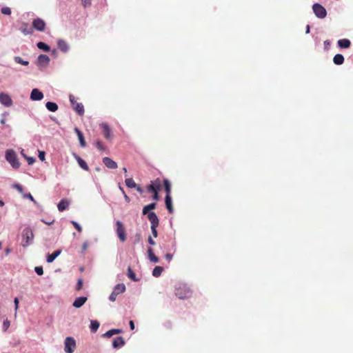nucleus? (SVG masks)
Returning a JSON list of instances; mask_svg holds the SVG:
<instances>
[{
  "label": "nucleus",
  "mask_w": 353,
  "mask_h": 353,
  "mask_svg": "<svg viewBox=\"0 0 353 353\" xmlns=\"http://www.w3.org/2000/svg\"><path fill=\"white\" fill-rule=\"evenodd\" d=\"M192 294L190 288L183 283H178L175 287V295L180 299H186Z\"/></svg>",
  "instance_id": "1"
},
{
  "label": "nucleus",
  "mask_w": 353,
  "mask_h": 353,
  "mask_svg": "<svg viewBox=\"0 0 353 353\" xmlns=\"http://www.w3.org/2000/svg\"><path fill=\"white\" fill-rule=\"evenodd\" d=\"M5 158L13 169H18L20 167L21 163L18 159L17 153L14 150H7L6 151Z\"/></svg>",
  "instance_id": "2"
},
{
  "label": "nucleus",
  "mask_w": 353,
  "mask_h": 353,
  "mask_svg": "<svg viewBox=\"0 0 353 353\" xmlns=\"http://www.w3.org/2000/svg\"><path fill=\"white\" fill-rule=\"evenodd\" d=\"M22 242L21 245L26 248L33 243L34 234L30 227L27 226L22 231Z\"/></svg>",
  "instance_id": "3"
},
{
  "label": "nucleus",
  "mask_w": 353,
  "mask_h": 353,
  "mask_svg": "<svg viewBox=\"0 0 353 353\" xmlns=\"http://www.w3.org/2000/svg\"><path fill=\"white\" fill-rule=\"evenodd\" d=\"M148 220L151 223L152 234L154 238H157L158 236L157 228L159 224V219L154 212L148 213Z\"/></svg>",
  "instance_id": "4"
},
{
  "label": "nucleus",
  "mask_w": 353,
  "mask_h": 353,
  "mask_svg": "<svg viewBox=\"0 0 353 353\" xmlns=\"http://www.w3.org/2000/svg\"><path fill=\"white\" fill-rule=\"evenodd\" d=\"M126 290V287L124 283H121L117 284L112 292V293L109 296V300L112 302L116 301L117 297L119 294L123 293Z\"/></svg>",
  "instance_id": "5"
},
{
  "label": "nucleus",
  "mask_w": 353,
  "mask_h": 353,
  "mask_svg": "<svg viewBox=\"0 0 353 353\" xmlns=\"http://www.w3.org/2000/svg\"><path fill=\"white\" fill-rule=\"evenodd\" d=\"M77 347L75 339L72 336H67L64 341V351L65 353H73Z\"/></svg>",
  "instance_id": "6"
},
{
  "label": "nucleus",
  "mask_w": 353,
  "mask_h": 353,
  "mask_svg": "<svg viewBox=\"0 0 353 353\" xmlns=\"http://www.w3.org/2000/svg\"><path fill=\"white\" fill-rule=\"evenodd\" d=\"M69 100L72 108L79 115L82 116L84 114V107L81 103H77L75 100V97L72 94H70Z\"/></svg>",
  "instance_id": "7"
},
{
  "label": "nucleus",
  "mask_w": 353,
  "mask_h": 353,
  "mask_svg": "<svg viewBox=\"0 0 353 353\" xmlns=\"http://www.w3.org/2000/svg\"><path fill=\"white\" fill-rule=\"evenodd\" d=\"M50 59L47 54H39L37 57L36 64L40 70L46 68L50 63Z\"/></svg>",
  "instance_id": "8"
},
{
  "label": "nucleus",
  "mask_w": 353,
  "mask_h": 353,
  "mask_svg": "<svg viewBox=\"0 0 353 353\" xmlns=\"http://www.w3.org/2000/svg\"><path fill=\"white\" fill-rule=\"evenodd\" d=\"M312 10L316 17L319 19H324L327 15L325 8L319 3H315L312 6Z\"/></svg>",
  "instance_id": "9"
},
{
  "label": "nucleus",
  "mask_w": 353,
  "mask_h": 353,
  "mask_svg": "<svg viewBox=\"0 0 353 353\" xmlns=\"http://www.w3.org/2000/svg\"><path fill=\"white\" fill-rule=\"evenodd\" d=\"M115 225L117 236L121 242H124L126 240V233L122 222L116 221Z\"/></svg>",
  "instance_id": "10"
},
{
  "label": "nucleus",
  "mask_w": 353,
  "mask_h": 353,
  "mask_svg": "<svg viewBox=\"0 0 353 353\" xmlns=\"http://www.w3.org/2000/svg\"><path fill=\"white\" fill-rule=\"evenodd\" d=\"M0 103L2 104L5 107H10L13 104V101L10 97V96L6 92L0 93Z\"/></svg>",
  "instance_id": "11"
},
{
  "label": "nucleus",
  "mask_w": 353,
  "mask_h": 353,
  "mask_svg": "<svg viewBox=\"0 0 353 353\" xmlns=\"http://www.w3.org/2000/svg\"><path fill=\"white\" fill-rule=\"evenodd\" d=\"M46 22L41 18H36L32 21V28L39 32L45 30Z\"/></svg>",
  "instance_id": "12"
},
{
  "label": "nucleus",
  "mask_w": 353,
  "mask_h": 353,
  "mask_svg": "<svg viewBox=\"0 0 353 353\" xmlns=\"http://www.w3.org/2000/svg\"><path fill=\"white\" fill-rule=\"evenodd\" d=\"M161 189V183L159 179L150 181V183L147 185V190L149 192H159Z\"/></svg>",
  "instance_id": "13"
},
{
  "label": "nucleus",
  "mask_w": 353,
  "mask_h": 353,
  "mask_svg": "<svg viewBox=\"0 0 353 353\" xmlns=\"http://www.w3.org/2000/svg\"><path fill=\"white\" fill-rule=\"evenodd\" d=\"M43 93L38 88H33L31 91L30 98L32 101H41L43 99Z\"/></svg>",
  "instance_id": "14"
},
{
  "label": "nucleus",
  "mask_w": 353,
  "mask_h": 353,
  "mask_svg": "<svg viewBox=\"0 0 353 353\" xmlns=\"http://www.w3.org/2000/svg\"><path fill=\"white\" fill-rule=\"evenodd\" d=\"M88 298L85 296H81L76 298L72 303V306L75 308L81 307L87 301Z\"/></svg>",
  "instance_id": "15"
},
{
  "label": "nucleus",
  "mask_w": 353,
  "mask_h": 353,
  "mask_svg": "<svg viewBox=\"0 0 353 353\" xmlns=\"http://www.w3.org/2000/svg\"><path fill=\"white\" fill-rule=\"evenodd\" d=\"M62 250L61 249H58L54 250L52 254H47L46 255V261L48 263H52L61 254Z\"/></svg>",
  "instance_id": "16"
},
{
  "label": "nucleus",
  "mask_w": 353,
  "mask_h": 353,
  "mask_svg": "<svg viewBox=\"0 0 353 353\" xmlns=\"http://www.w3.org/2000/svg\"><path fill=\"white\" fill-rule=\"evenodd\" d=\"M104 165L109 169H116L117 168V163L114 161H113L110 157H105L102 159Z\"/></svg>",
  "instance_id": "17"
},
{
  "label": "nucleus",
  "mask_w": 353,
  "mask_h": 353,
  "mask_svg": "<svg viewBox=\"0 0 353 353\" xmlns=\"http://www.w3.org/2000/svg\"><path fill=\"white\" fill-rule=\"evenodd\" d=\"M125 343L124 339L122 336H117L112 341V347L114 349H119L122 347Z\"/></svg>",
  "instance_id": "18"
},
{
  "label": "nucleus",
  "mask_w": 353,
  "mask_h": 353,
  "mask_svg": "<svg viewBox=\"0 0 353 353\" xmlns=\"http://www.w3.org/2000/svg\"><path fill=\"white\" fill-rule=\"evenodd\" d=\"M100 126L103 130V135H104L105 138L106 139H110L111 138L112 131H111V129H110L109 125L106 123H102L100 125Z\"/></svg>",
  "instance_id": "19"
},
{
  "label": "nucleus",
  "mask_w": 353,
  "mask_h": 353,
  "mask_svg": "<svg viewBox=\"0 0 353 353\" xmlns=\"http://www.w3.org/2000/svg\"><path fill=\"white\" fill-rule=\"evenodd\" d=\"M73 157H74V159L77 161L79 167L81 169H83V170H86V171L88 170L89 167L85 160H83L81 157H80L76 153H73Z\"/></svg>",
  "instance_id": "20"
},
{
  "label": "nucleus",
  "mask_w": 353,
  "mask_h": 353,
  "mask_svg": "<svg viewBox=\"0 0 353 353\" xmlns=\"http://www.w3.org/2000/svg\"><path fill=\"white\" fill-rule=\"evenodd\" d=\"M74 130L78 137L81 147L85 148L86 146V142L83 132L78 128H75Z\"/></svg>",
  "instance_id": "21"
},
{
  "label": "nucleus",
  "mask_w": 353,
  "mask_h": 353,
  "mask_svg": "<svg viewBox=\"0 0 353 353\" xmlns=\"http://www.w3.org/2000/svg\"><path fill=\"white\" fill-rule=\"evenodd\" d=\"M57 46L59 48V50L64 53L68 52L70 49V47L67 42L63 39L58 40Z\"/></svg>",
  "instance_id": "22"
},
{
  "label": "nucleus",
  "mask_w": 353,
  "mask_h": 353,
  "mask_svg": "<svg viewBox=\"0 0 353 353\" xmlns=\"http://www.w3.org/2000/svg\"><path fill=\"white\" fill-rule=\"evenodd\" d=\"M337 46L342 49L349 48L351 46V41L348 39H341L337 41Z\"/></svg>",
  "instance_id": "23"
},
{
  "label": "nucleus",
  "mask_w": 353,
  "mask_h": 353,
  "mask_svg": "<svg viewBox=\"0 0 353 353\" xmlns=\"http://www.w3.org/2000/svg\"><path fill=\"white\" fill-rule=\"evenodd\" d=\"M165 205L170 214H172L174 212V209L172 206V199L171 196H165Z\"/></svg>",
  "instance_id": "24"
},
{
  "label": "nucleus",
  "mask_w": 353,
  "mask_h": 353,
  "mask_svg": "<svg viewBox=\"0 0 353 353\" xmlns=\"http://www.w3.org/2000/svg\"><path fill=\"white\" fill-rule=\"evenodd\" d=\"M20 30L25 35H29L33 33L32 28L30 27L27 23H22L21 27L20 28Z\"/></svg>",
  "instance_id": "25"
},
{
  "label": "nucleus",
  "mask_w": 353,
  "mask_h": 353,
  "mask_svg": "<svg viewBox=\"0 0 353 353\" xmlns=\"http://www.w3.org/2000/svg\"><path fill=\"white\" fill-rule=\"evenodd\" d=\"M148 259L154 263L159 262V259L153 252V249L151 247L148 248Z\"/></svg>",
  "instance_id": "26"
},
{
  "label": "nucleus",
  "mask_w": 353,
  "mask_h": 353,
  "mask_svg": "<svg viewBox=\"0 0 353 353\" xmlns=\"http://www.w3.org/2000/svg\"><path fill=\"white\" fill-rule=\"evenodd\" d=\"M157 203H151L147 205H145L142 210V213L143 215H148V213L152 212V210H154L156 208Z\"/></svg>",
  "instance_id": "27"
},
{
  "label": "nucleus",
  "mask_w": 353,
  "mask_h": 353,
  "mask_svg": "<svg viewBox=\"0 0 353 353\" xmlns=\"http://www.w3.org/2000/svg\"><path fill=\"white\" fill-rule=\"evenodd\" d=\"M163 185L165 192L166 193L165 196H171L170 195V194H171V183H170V181L168 179L165 178L163 180Z\"/></svg>",
  "instance_id": "28"
},
{
  "label": "nucleus",
  "mask_w": 353,
  "mask_h": 353,
  "mask_svg": "<svg viewBox=\"0 0 353 353\" xmlns=\"http://www.w3.org/2000/svg\"><path fill=\"white\" fill-rule=\"evenodd\" d=\"M68 206H69V202L65 199H61L57 205L58 210L60 212L64 211L65 210H66L68 208Z\"/></svg>",
  "instance_id": "29"
},
{
  "label": "nucleus",
  "mask_w": 353,
  "mask_h": 353,
  "mask_svg": "<svg viewBox=\"0 0 353 353\" xmlns=\"http://www.w3.org/2000/svg\"><path fill=\"white\" fill-rule=\"evenodd\" d=\"M345 59L343 54H336L333 57V62L335 65H340L344 63Z\"/></svg>",
  "instance_id": "30"
},
{
  "label": "nucleus",
  "mask_w": 353,
  "mask_h": 353,
  "mask_svg": "<svg viewBox=\"0 0 353 353\" xmlns=\"http://www.w3.org/2000/svg\"><path fill=\"white\" fill-rule=\"evenodd\" d=\"M122 332V330L121 329H111L107 331L105 333L103 334V336L105 338H110L114 334H120Z\"/></svg>",
  "instance_id": "31"
},
{
  "label": "nucleus",
  "mask_w": 353,
  "mask_h": 353,
  "mask_svg": "<svg viewBox=\"0 0 353 353\" xmlns=\"http://www.w3.org/2000/svg\"><path fill=\"white\" fill-rule=\"evenodd\" d=\"M46 108L48 111L54 112L58 110L59 106L55 102L48 101L46 103Z\"/></svg>",
  "instance_id": "32"
},
{
  "label": "nucleus",
  "mask_w": 353,
  "mask_h": 353,
  "mask_svg": "<svg viewBox=\"0 0 353 353\" xmlns=\"http://www.w3.org/2000/svg\"><path fill=\"white\" fill-rule=\"evenodd\" d=\"M100 323L97 320H91L90 330L92 333H95L98 330Z\"/></svg>",
  "instance_id": "33"
},
{
  "label": "nucleus",
  "mask_w": 353,
  "mask_h": 353,
  "mask_svg": "<svg viewBox=\"0 0 353 353\" xmlns=\"http://www.w3.org/2000/svg\"><path fill=\"white\" fill-rule=\"evenodd\" d=\"M37 47L41 50H43V52H50V46H48L47 43L43 42V41H39L37 43Z\"/></svg>",
  "instance_id": "34"
},
{
  "label": "nucleus",
  "mask_w": 353,
  "mask_h": 353,
  "mask_svg": "<svg viewBox=\"0 0 353 353\" xmlns=\"http://www.w3.org/2000/svg\"><path fill=\"white\" fill-rule=\"evenodd\" d=\"M127 275L133 281L137 282L140 280V279L137 276L136 274L134 272V271L131 269L130 267H128V268Z\"/></svg>",
  "instance_id": "35"
},
{
  "label": "nucleus",
  "mask_w": 353,
  "mask_h": 353,
  "mask_svg": "<svg viewBox=\"0 0 353 353\" xmlns=\"http://www.w3.org/2000/svg\"><path fill=\"white\" fill-rule=\"evenodd\" d=\"M163 268L161 266H155L152 270V276L154 277H159L162 274Z\"/></svg>",
  "instance_id": "36"
},
{
  "label": "nucleus",
  "mask_w": 353,
  "mask_h": 353,
  "mask_svg": "<svg viewBox=\"0 0 353 353\" xmlns=\"http://www.w3.org/2000/svg\"><path fill=\"white\" fill-rule=\"evenodd\" d=\"M125 185L129 188H137V183L134 182L132 178H127L125 180Z\"/></svg>",
  "instance_id": "37"
},
{
  "label": "nucleus",
  "mask_w": 353,
  "mask_h": 353,
  "mask_svg": "<svg viewBox=\"0 0 353 353\" xmlns=\"http://www.w3.org/2000/svg\"><path fill=\"white\" fill-rule=\"evenodd\" d=\"M13 59H14V61L17 63H19V64H21V65H25V66L29 65V61L23 60L21 57L15 56V57H14Z\"/></svg>",
  "instance_id": "38"
},
{
  "label": "nucleus",
  "mask_w": 353,
  "mask_h": 353,
  "mask_svg": "<svg viewBox=\"0 0 353 353\" xmlns=\"http://www.w3.org/2000/svg\"><path fill=\"white\" fill-rule=\"evenodd\" d=\"M1 11L5 15H10L12 13L11 8L7 6L1 8Z\"/></svg>",
  "instance_id": "39"
},
{
  "label": "nucleus",
  "mask_w": 353,
  "mask_h": 353,
  "mask_svg": "<svg viewBox=\"0 0 353 353\" xmlns=\"http://www.w3.org/2000/svg\"><path fill=\"white\" fill-rule=\"evenodd\" d=\"M23 197L26 198V199H29L31 201H32L35 205H38V203L37 202V201L34 199V197L32 196V195L28 192V193H26L24 195H23Z\"/></svg>",
  "instance_id": "40"
},
{
  "label": "nucleus",
  "mask_w": 353,
  "mask_h": 353,
  "mask_svg": "<svg viewBox=\"0 0 353 353\" xmlns=\"http://www.w3.org/2000/svg\"><path fill=\"white\" fill-rule=\"evenodd\" d=\"M34 272L37 274L41 276L43 274V269L42 266H36L34 268Z\"/></svg>",
  "instance_id": "41"
},
{
  "label": "nucleus",
  "mask_w": 353,
  "mask_h": 353,
  "mask_svg": "<svg viewBox=\"0 0 353 353\" xmlns=\"http://www.w3.org/2000/svg\"><path fill=\"white\" fill-rule=\"evenodd\" d=\"M70 223L79 232H81L82 231V228L78 222L75 221H71Z\"/></svg>",
  "instance_id": "42"
},
{
  "label": "nucleus",
  "mask_w": 353,
  "mask_h": 353,
  "mask_svg": "<svg viewBox=\"0 0 353 353\" xmlns=\"http://www.w3.org/2000/svg\"><path fill=\"white\" fill-rule=\"evenodd\" d=\"M22 154L24 156V157L26 159L28 165H32L35 162V159L32 157H28L26 156L24 154L22 153Z\"/></svg>",
  "instance_id": "43"
},
{
  "label": "nucleus",
  "mask_w": 353,
  "mask_h": 353,
  "mask_svg": "<svg viewBox=\"0 0 353 353\" xmlns=\"http://www.w3.org/2000/svg\"><path fill=\"white\" fill-rule=\"evenodd\" d=\"M19 300L17 297H15L14 299V311H15V313H14V316H17V310L19 308Z\"/></svg>",
  "instance_id": "44"
},
{
  "label": "nucleus",
  "mask_w": 353,
  "mask_h": 353,
  "mask_svg": "<svg viewBox=\"0 0 353 353\" xmlns=\"http://www.w3.org/2000/svg\"><path fill=\"white\" fill-rule=\"evenodd\" d=\"M10 322L9 320L6 319L5 321H3V331H6L8 329V327H10Z\"/></svg>",
  "instance_id": "45"
},
{
  "label": "nucleus",
  "mask_w": 353,
  "mask_h": 353,
  "mask_svg": "<svg viewBox=\"0 0 353 353\" xmlns=\"http://www.w3.org/2000/svg\"><path fill=\"white\" fill-rule=\"evenodd\" d=\"M83 279H79L77 280V285H76V290H80L82 288V287H83Z\"/></svg>",
  "instance_id": "46"
},
{
  "label": "nucleus",
  "mask_w": 353,
  "mask_h": 353,
  "mask_svg": "<svg viewBox=\"0 0 353 353\" xmlns=\"http://www.w3.org/2000/svg\"><path fill=\"white\" fill-rule=\"evenodd\" d=\"M95 145L99 150H104V146L101 141H97L95 143Z\"/></svg>",
  "instance_id": "47"
},
{
  "label": "nucleus",
  "mask_w": 353,
  "mask_h": 353,
  "mask_svg": "<svg viewBox=\"0 0 353 353\" xmlns=\"http://www.w3.org/2000/svg\"><path fill=\"white\" fill-rule=\"evenodd\" d=\"M119 190L122 192L124 199L126 202L129 203L130 201V197L125 194L123 188L121 186H119Z\"/></svg>",
  "instance_id": "48"
},
{
  "label": "nucleus",
  "mask_w": 353,
  "mask_h": 353,
  "mask_svg": "<svg viewBox=\"0 0 353 353\" xmlns=\"http://www.w3.org/2000/svg\"><path fill=\"white\" fill-rule=\"evenodd\" d=\"M81 1L84 8H88L91 6L92 0H81Z\"/></svg>",
  "instance_id": "49"
},
{
  "label": "nucleus",
  "mask_w": 353,
  "mask_h": 353,
  "mask_svg": "<svg viewBox=\"0 0 353 353\" xmlns=\"http://www.w3.org/2000/svg\"><path fill=\"white\" fill-rule=\"evenodd\" d=\"M38 157L41 161H43L46 157V152L44 151H39Z\"/></svg>",
  "instance_id": "50"
},
{
  "label": "nucleus",
  "mask_w": 353,
  "mask_h": 353,
  "mask_svg": "<svg viewBox=\"0 0 353 353\" xmlns=\"http://www.w3.org/2000/svg\"><path fill=\"white\" fill-rule=\"evenodd\" d=\"M13 188H14L15 189H17L19 192H23V187L21 185H20L19 183H14L13 185Z\"/></svg>",
  "instance_id": "51"
},
{
  "label": "nucleus",
  "mask_w": 353,
  "mask_h": 353,
  "mask_svg": "<svg viewBox=\"0 0 353 353\" xmlns=\"http://www.w3.org/2000/svg\"><path fill=\"white\" fill-rule=\"evenodd\" d=\"M165 258L168 261V262L170 263L173 258V254L170 253H167L165 254Z\"/></svg>",
  "instance_id": "52"
},
{
  "label": "nucleus",
  "mask_w": 353,
  "mask_h": 353,
  "mask_svg": "<svg viewBox=\"0 0 353 353\" xmlns=\"http://www.w3.org/2000/svg\"><path fill=\"white\" fill-rule=\"evenodd\" d=\"M148 242L150 245H156V242L154 241V239L152 238L151 236H149L148 239Z\"/></svg>",
  "instance_id": "53"
},
{
  "label": "nucleus",
  "mask_w": 353,
  "mask_h": 353,
  "mask_svg": "<svg viewBox=\"0 0 353 353\" xmlns=\"http://www.w3.org/2000/svg\"><path fill=\"white\" fill-rule=\"evenodd\" d=\"M88 241H85V242H83V243L82 245V251L83 252L85 251L88 249Z\"/></svg>",
  "instance_id": "54"
},
{
  "label": "nucleus",
  "mask_w": 353,
  "mask_h": 353,
  "mask_svg": "<svg viewBox=\"0 0 353 353\" xmlns=\"http://www.w3.org/2000/svg\"><path fill=\"white\" fill-rule=\"evenodd\" d=\"M152 194H153L152 199L155 201L159 200V192H152Z\"/></svg>",
  "instance_id": "55"
},
{
  "label": "nucleus",
  "mask_w": 353,
  "mask_h": 353,
  "mask_svg": "<svg viewBox=\"0 0 353 353\" xmlns=\"http://www.w3.org/2000/svg\"><path fill=\"white\" fill-rule=\"evenodd\" d=\"M129 325H130V327L132 330H134V328H135V325H134V323L132 320H130L129 321Z\"/></svg>",
  "instance_id": "56"
},
{
  "label": "nucleus",
  "mask_w": 353,
  "mask_h": 353,
  "mask_svg": "<svg viewBox=\"0 0 353 353\" xmlns=\"http://www.w3.org/2000/svg\"><path fill=\"white\" fill-rule=\"evenodd\" d=\"M138 192H139L140 194H143V190L141 187H140L139 185H137V188H134Z\"/></svg>",
  "instance_id": "57"
},
{
  "label": "nucleus",
  "mask_w": 353,
  "mask_h": 353,
  "mask_svg": "<svg viewBox=\"0 0 353 353\" xmlns=\"http://www.w3.org/2000/svg\"><path fill=\"white\" fill-rule=\"evenodd\" d=\"M41 221L47 225H51L54 222V220L48 221L44 220L43 219H41Z\"/></svg>",
  "instance_id": "58"
},
{
  "label": "nucleus",
  "mask_w": 353,
  "mask_h": 353,
  "mask_svg": "<svg viewBox=\"0 0 353 353\" xmlns=\"http://www.w3.org/2000/svg\"><path fill=\"white\" fill-rule=\"evenodd\" d=\"M12 252V250L10 248H7L5 249L6 255H8Z\"/></svg>",
  "instance_id": "59"
},
{
  "label": "nucleus",
  "mask_w": 353,
  "mask_h": 353,
  "mask_svg": "<svg viewBox=\"0 0 353 353\" xmlns=\"http://www.w3.org/2000/svg\"><path fill=\"white\" fill-rule=\"evenodd\" d=\"M310 32V26L309 25H307L306 28H305V33L309 34Z\"/></svg>",
  "instance_id": "60"
},
{
  "label": "nucleus",
  "mask_w": 353,
  "mask_h": 353,
  "mask_svg": "<svg viewBox=\"0 0 353 353\" xmlns=\"http://www.w3.org/2000/svg\"><path fill=\"white\" fill-rule=\"evenodd\" d=\"M172 250H173L174 252L176 251V243H175V242H174V243H172Z\"/></svg>",
  "instance_id": "61"
},
{
  "label": "nucleus",
  "mask_w": 353,
  "mask_h": 353,
  "mask_svg": "<svg viewBox=\"0 0 353 353\" xmlns=\"http://www.w3.org/2000/svg\"><path fill=\"white\" fill-rule=\"evenodd\" d=\"M5 203L2 200H0V207L4 206Z\"/></svg>",
  "instance_id": "62"
},
{
  "label": "nucleus",
  "mask_w": 353,
  "mask_h": 353,
  "mask_svg": "<svg viewBox=\"0 0 353 353\" xmlns=\"http://www.w3.org/2000/svg\"><path fill=\"white\" fill-rule=\"evenodd\" d=\"M324 45H325V46H327V45L328 46V45H330V41H327H327H324Z\"/></svg>",
  "instance_id": "63"
},
{
  "label": "nucleus",
  "mask_w": 353,
  "mask_h": 353,
  "mask_svg": "<svg viewBox=\"0 0 353 353\" xmlns=\"http://www.w3.org/2000/svg\"><path fill=\"white\" fill-rule=\"evenodd\" d=\"M57 52V50L55 49H54L52 51V54H55Z\"/></svg>",
  "instance_id": "64"
}]
</instances>
